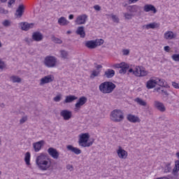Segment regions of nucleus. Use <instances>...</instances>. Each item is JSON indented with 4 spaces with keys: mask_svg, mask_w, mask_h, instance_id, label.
Segmentation results:
<instances>
[{
    "mask_svg": "<svg viewBox=\"0 0 179 179\" xmlns=\"http://www.w3.org/2000/svg\"><path fill=\"white\" fill-rule=\"evenodd\" d=\"M36 166L41 171H50L52 169V163L51 159L48 157V155L41 153L36 159Z\"/></svg>",
    "mask_w": 179,
    "mask_h": 179,
    "instance_id": "1",
    "label": "nucleus"
},
{
    "mask_svg": "<svg viewBox=\"0 0 179 179\" xmlns=\"http://www.w3.org/2000/svg\"><path fill=\"white\" fill-rule=\"evenodd\" d=\"M115 87L116 85L113 83V82L106 81L99 85V89L101 93H103V94H107L113 93Z\"/></svg>",
    "mask_w": 179,
    "mask_h": 179,
    "instance_id": "2",
    "label": "nucleus"
},
{
    "mask_svg": "<svg viewBox=\"0 0 179 179\" xmlns=\"http://www.w3.org/2000/svg\"><path fill=\"white\" fill-rule=\"evenodd\" d=\"M90 135L88 133H85L79 135L78 145L81 148H90L93 145V141H89Z\"/></svg>",
    "mask_w": 179,
    "mask_h": 179,
    "instance_id": "3",
    "label": "nucleus"
},
{
    "mask_svg": "<svg viewBox=\"0 0 179 179\" xmlns=\"http://www.w3.org/2000/svg\"><path fill=\"white\" fill-rule=\"evenodd\" d=\"M129 73H133L135 76H138L139 78H143V76H148L149 74V71H146L143 66H137L135 67L134 70L132 69H129Z\"/></svg>",
    "mask_w": 179,
    "mask_h": 179,
    "instance_id": "4",
    "label": "nucleus"
},
{
    "mask_svg": "<svg viewBox=\"0 0 179 179\" xmlns=\"http://www.w3.org/2000/svg\"><path fill=\"white\" fill-rule=\"evenodd\" d=\"M110 120L113 122H121L124 121V113L121 110L115 109L110 113Z\"/></svg>",
    "mask_w": 179,
    "mask_h": 179,
    "instance_id": "5",
    "label": "nucleus"
},
{
    "mask_svg": "<svg viewBox=\"0 0 179 179\" xmlns=\"http://www.w3.org/2000/svg\"><path fill=\"white\" fill-rule=\"evenodd\" d=\"M43 64L47 68H55L58 64V59L55 56H46L44 59Z\"/></svg>",
    "mask_w": 179,
    "mask_h": 179,
    "instance_id": "6",
    "label": "nucleus"
},
{
    "mask_svg": "<svg viewBox=\"0 0 179 179\" xmlns=\"http://www.w3.org/2000/svg\"><path fill=\"white\" fill-rule=\"evenodd\" d=\"M87 101V98H86L85 96L80 97L78 100L77 103L75 104L74 111L78 113V111L80 110L82 106H83L84 104H86Z\"/></svg>",
    "mask_w": 179,
    "mask_h": 179,
    "instance_id": "7",
    "label": "nucleus"
},
{
    "mask_svg": "<svg viewBox=\"0 0 179 179\" xmlns=\"http://www.w3.org/2000/svg\"><path fill=\"white\" fill-rule=\"evenodd\" d=\"M113 66L114 68H120V70L119 71L120 73H127V71L129 69V65L125 62L114 64Z\"/></svg>",
    "mask_w": 179,
    "mask_h": 179,
    "instance_id": "8",
    "label": "nucleus"
},
{
    "mask_svg": "<svg viewBox=\"0 0 179 179\" xmlns=\"http://www.w3.org/2000/svg\"><path fill=\"white\" fill-rule=\"evenodd\" d=\"M154 107L161 113H164V111H166V106H164V103L159 101H154Z\"/></svg>",
    "mask_w": 179,
    "mask_h": 179,
    "instance_id": "9",
    "label": "nucleus"
},
{
    "mask_svg": "<svg viewBox=\"0 0 179 179\" xmlns=\"http://www.w3.org/2000/svg\"><path fill=\"white\" fill-rule=\"evenodd\" d=\"M61 117H63L65 121H68L72 118V112L68 110H63L60 112Z\"/></svg>",
    "mask_w": 179,
    "mask_h": 179,
    "instance_id": "10",
    "label": "nucleus"
},
{
    "mask_svg": "<svg viewBox=\"0 0 179 179\" xmlns=\"http://www.w3.org/2000/svg\"><path fill=\"white\" fill-rule=\"evenodd\" d=\"M48 153L52 157V159H58L59 157V152H58V150L54 148H49L48 149Z\"/></svg>",
    "mask_w": 179,
    "mask_h": 179,
    "instance_id": "11",
    "label": "nucleus"
},
{
    "mask_svg": "<svg viewBox=\"0 0 179 179\" xmlns=\"http://www.w3.org/2000/svg\"><path fill=\"white\" fill-rule=\"evenodd\" d=\"M101 68H103V66H101V64H98L96 66V70H93L92 71V73L90 75V78L91 79H94L96 77L99 76L100 75V69H101Z\"/></svg>",
    "mask_w": 179,
    "mask_h": 179,
    "instance_id": "12",
    "label": "nucleus"
},
{
    "mask_svg": "<svg viewBox=\"0 0 179 179\" xmlns=\"http://www.w3.org/2000/svg\"><path fill=\"white\" fill-rule=\"evenodd\" d=\"M86 22H87V15L86 14H83L78 16L77 19L76 20V23L78 24H85Z\"/></svg>",
    "mask_w": 179,
    "mask_h": 179,
    "instance_id": "13",
    "label": "nucleus"
},
{
    "mask_svg": "<svg viewBox=\"0 0 179 179\" xmlns=\"http://www.w3.org/2000/svg\"><path fill=\"white\" fill-rule=\"evenodd\" d=\"M54 78L52 76L49 75L46 76L41 79L40 85L43 86V85H45L47 83H51V82H53Z\"/></svg>",
    "mask_w": 179,
    "mask_h": 179,
    "instance_id": "14",
    "label": "nucleus"
},
{
    "mask_svg": "<svg viewBox=\"0 0 179 179\" xmlns=\"http://www.w3.org/2000/svg\"><path fill=\"white\" fill-rule=\"evenodd\" d=\"M156 85H157V81L156 80V78H151L146 83L147 89H153L156 87Z\"/></svg>",
    "mask_w": 179,
    "mask_h": 179,
    "instance_id": "15",
    "label": "nucleus"
},
{
    "mask_svg": "<svg viewBox=\"0 0 179 179\" xmlns=\"http://www.w3.org/2000/svg\"><path fill=\"white\" fill-rule=\"evenodd\" d=\"M117 156L120 159H126L128 157V152L122 149L121 146L119 147V149L117 150Z\"/></svg>",
    "mask_w": 179,
    "mask_h": 179,
    "instance_id": "16",
    "label": "nucleus"
},
{
    "mask_svg": "<svg viewBox=\"0 0 179 179\" xmlns=\"http://www.w3.org/2000/svg\"><path fill=\"white\" fill-rule=\"evenodd\" d=\"M20 26L21 29L24 30V31H27L30 30V29H33V27H34V24L29 22H21Z\"/></svg>",
    "mask_w": 179,
    "mask_h": 179,
    "instance_id": "17",
    "label": "nucleus"
},
{
    "mask_svg": "<svg viewBox=\"0 0 179 179\" xmlns=\"http://www.w3.org/2000/svg\"><path fill=\"white\" fill-rule=\"evenodd\" d=\"M144 12H153V13H157V9L152 4H146L143 7Z\"/></svg>",
    "mask_w": 179,
    "mask_h": 179,
    "instance_id": "18",
    "label": "nucleus"
},
{
    "mask_svg": "<svg viewBox=\"0 0 179 179\" xmlns=\"http://www.w3.org/2000/svg\"><path fill=\"white\" fill-rule=\"evenodd\" d=\"M43 38H44V37L43 36V34L40 31H35L32 34V40H34V41H41Z\"/></svg>",
    "mask_w": 179,
    "mask_h": 179,
    "instance_id": "19",
    "label": "nucleus"
},
{
    "mask_svg": "<svg viewBox=\"0 0 179 179\" xmlns=\"http://www.w3.org/2000/svg\"><path fill=\"white\" fill-rule=\"evenodd\" d=\"M66 149L75 155H80L82 153V150L78 148L73 147V145H69L66 146Z\"/></svg>",
    "mask_w": 179,
    "mask_h": 179,
    "instance_id": "20",
    "label": "nucleus"
},
{
    "mask_svg": "<svg viewBox=\"0 0 179 179\" xmlns=\"http://www.w3.org/2000/svg\"><path fill=\"white\" fill-rule=\"evenodd\" d=\"M127 10L131 13V15H134V13H136V12L139 10V6L137 5L128 6L127 7Z\"/></svg>",
    "mask_w": 179,
    "mask_h": 179,
    "instance_id": "21",
    "label": "nucleus"
},
{
    "mask_svg": "<svg viewBox=\"0 0 179 179\" xmlns=\"http://www.w3.org/2000/svg\"><path fill=\"white\" fill-rule=\"evenodd\" d=\"M23 13H24V6H23V4H21L16 10L15 16H17V17H22V16H23Z\"/></svg>",
    "mask_w": 179,
    "mask_h": 179,
    "instance_id": "22",
    "label": "nucleus"
},
{
    "mask_svg": "<svg viewBox=\"0 0 179 179\" xmlns=\"http://www.w3.org/2000/svg\"><path fill=\"white\" fill-rule=\"evenodd\" d=\"M127 118L129 121V122H133L134 124H135L136 122H141V119L132 114H129Z\"/></svg>",
    "mask_w": 179,
    "mask_h": 179,
    "instance_id": "23",
    "label": "nucleus"
},
{
    "mask_svg": "<svg viewBox=\"0 0 179 179\" xmlns=\"http://www.w3.org/2000/svg\"><path fill=\"white\" fill-rule=\"evenodd\" d=\"M115 75V71L111 69H108L105 71L103 76L108 79H111Z\"/></svg>",
    "mask_w": 179,
    "mask_h": 179,
    "instance_id": "24",
    "label": "nucleus"
},
{
    "mask_svg": "<svg viewBox=\"0 0 179 179\" xmlns=\"http://www.w3.org/2000/svg\"><path fill=\"white\" fill-rule=\"evenodd\" d=\"M44 144V141H40L33 144L34 149L35 152H40L41 150V148Z\"/></svg>",
    "mask_w": 179,
    "mask_h": 179,
    "instance_id": "25",
    "label": "nucleus"
},
{
    "mask_svg": "<svg viewBox=\"0 0 179 179\" xmlns=\"http://www.w3.org/2000/svg\"><path fill=\"white\" fill-rule=\"evenodd\" d=\"M143 27H145L147 30H149V29H157L160 27V24L157 22H152L148 24L144 25Z\"/></svg>",
    "mask_w": 179,
    "mask_h": 179,
    "instance_id": "26",
    "label": "nucleus"
},
{
    "mask_svg": "<svg viewBox=\"0 0 179 179\" xmlns=\"http://www.w3.org/2000/svg\"><path fill=\"white\" fill-rule=\"evenodd\" d=\"M164 37L166 40H173V38H176V35L173 31H169L164 34Z\"/></svg>",
    "mask_w": 179,
    "mask_h": 179,
    "instance_id": "27",
    "label": "nucleus"
},
{
    "mask_svg": "<svg viewBox=\"0 0 179 179\" xmlns=\"http://www.w3.org/2000/svg\"><path fill=\"white\" fill-rule=\"evenodd\" d=\"M178 171H179V160H176L175 162V167L173 169L172 174L175 176V177H178Z\"/></svg>",
    "mask_w": 179,
    "mask_h": 179,
    "instance_id": "28",
    "label": "nucleus"
},
{
    "mask_svg": "<svg viewBox=\"0 0 179 179\" xmlns=\"http://www.w3.org/2000/svg\"><path fill=\"white\" fill-rule=\"evenodd\" d=\"M76 33L78 36H80L83 38H85L86 34L85 33V27H78Z\"/></svg>",
    "mask_w": 179,
    "mask_h": 179,
    "instance_id": "29",
    "label": "nucleus"
},
{
    "mask_svg": "<svg viewBox=\"0 0 179 179\" xmlns=\"http://www.w3.org/2000/svg\"><path fill=\"white\" fill-rule=\"evenodd\" d=\"M85 47L90 48V50H93L96 48L95 41H88L85 43Z\"/></svg>",
    "mask_w": 179,
    "mask_h": 179,
    "instance_id": "30",
    "label": "nucleus"
},
{
    "mask_svg": "<svg viewBox=\"0 0 179 179\" xmlns=\"http://www.w3.org/2000/svg\"><path fill=\"white\" fill-rule=\"evenodd\" d=\"M58 23L60 26H66V24H69V21H68L64 17H61L58 20Z\"/></svg>",
    "mask_w": 179,
    "mask_h": 179,
    "instance_id": "31",
    "label": "nucleus"
},
{
    "mask_svg": "<svg viewBox=\"0 0 179 179\" xmlns=\"http://www.w3.org/2000/svg\"><path fill=\"white\" fill-rule=\"evenodd\" d=\"M134 101L137 103L139 106H142L143 107H146L147 103L143 101L142 99L137 97L134 99Z\"/></svg>",
    "mask_w": 179,
    "mask_h": 179,
    "instance_id": "32",
    "label": "nucleus"
},
{
    "mask_svg": "<svg viewBox=\"0 0 179 179\" xmlns=\"http://www.w3.org/2000/svg\"><path fill=\"white\" fill-rule=\"evenodd\" d=\"M74 100H78V97L73 95L67 96L65 99V103H72Z\"/></svg>",
    "mask_w": 179,
    "mask_h": 179,
    "instance_id": "33",
    "label": "nucleus"
},
{
    "mask_svg": "<svg viewBox=\"0 0 179 179\" xmlns=\"http://www.w3.org/2000/svg\"><path fill=\"white\" fill-rule=\"evenodd\" d=\"M13 83H20L22 82V78L16 76H13L10 78Z\"/></svg>",
    "mask_w": 179,
    "mask_h": 179,
    "instance_id": "34",
    "label": "nucleus"
},
{
    "mask_svg": "<svg viewBox=\"0 0 179 179\" xmlns=\"http://www.w3.org/2000/svg\"><path fill=\"white\" fill-rule=\"evenodd\" d=\"M60 55L62 58L64 59H68V57H69V53L66 50H60Z\"/></svg>",
    "mask_w": 179,
    "mask_h": 179,
    "instance_id": "35",
    "label": "nucleus"
},
{
    "mask_svg": "<svg viewBox=\"0 0 179 179\" xmlns=\"http://www.w3.org/2000/svg\"><path fill=\"white\" fill-rule=\"evenodd\" d=\"M51 40L53 41V43H55L56 44H62V40L59 39V38H57L55 36H51Z\"/></svg>",
    "mask_w": 179,
    "mask_h": 179,
    "instance_id": "36",
    "label": "nucleus"
},
{
    "mask_svg": "<svg viewBox=\"0 0 179 179\" xmlns=\"http://www.w3.org/2000/svg\"><path fill=\"white\" fill-rule=\"evenodd\" d=\"M24 162L27 166H30V152H27L25 154Z\"/></svg>",
    "mask_w": 179,
    "mask_h": 179,
    "instance_id": "37",
    "label": "nucleus"
},
{
    "mask_svg": "<svg viewBox=\"0 0 179 179\" xmlns=\"http://www.w3.org/2000/svg\"><path fill=\"white\" fill-rule=\"evenodd\" d=\"M155 80L157 81V85H159V86H162V87L164 86V82H166L164 79L155 78Z\"/></svg>",
    "mask_w": 179,
    "mask_h": 179,
    "instance_id": "38",
    "label": "nucleus"
},
{
    "mask_svg": "<svg viewBox=\"0 0 179 179\" xmlns=\"http://www.w3.org/2000/svg\"><path fill=\"white\" fill-rule=\"evenodd\" d=\"M123 15L126 20H131V19H132V17L134 16V14L131 13H124Z\"/></svg>",
    "mask_w": 179,
    "mask_h": 179,
    "instance_id": "39",
    "label": "nucleus"
},
{
    "mask_svg": "<svg viewBox=\"0 0 179 179\" xmlns=\"http://www.w3.org/2000/svg\"><path fill=\"white\" fill-rule=\"evenodd\" d=\"M96 43V47H99V45H101L103 44H104V40L103 39H97L95 41Z\"/></svg>",
    "mask_w": 179,
    "mask_h": 179,
    "instance_id": "40",
    "label": "nucleus"
},
{
    "mask_svg": "<svg viewBox=\"0 0 179 179\" xmlns=\"http://www.w3.org/2000/svg\"><path fill=\"white\" fill-rule=\"evenodd\" d=\"M171 58L175 62H179V54H174L171 56Z\"/></svg>",
    "mask_w": 179,
    "mask_h": 179,
    "instance_id": "41",
    "label": "nucleus"
},
{
    "mask_svg": "<svg viewBox=\"0 0 179 179\" xmlns=\"http://www.w3.org/2000/svg\"><path fill=\"white\" fill-rule=\"evenodd\" d=\"M112 20L114 22V23H120V18L117 17L115 15H111Z\"/></svg>",
    "mask_w": 179,
    "mask_h": 179,
    "instance_id": "42",
    "label": "nucleus"
},
{
    "mask_svg": "<svg viewBox=\"0 0 179 179\" xmlns=\"http://www.w3.org/2000/svg\"><path fill=\"white\" fill-rule=\"evenodd\" d=\"M2 24L4 26V27H9V26H10V22L8 20H6L2 22Z\"/></svg>",
    "mask_w": 179,
    "mask_h": 179,
    "instance_id": "43",
    "label": "nucleus"
},
{
    "mask_svg": "<svg viewBox=\"0 0 179 179\" xmlns=\"http://www.w3.org/2000/svg\"><path fill=\"white\" fill-rule=\"evenodd\" d=\"M0 13H2L3 15H8V13H9V11L3 8H0Z\"/></svg>",
    "mask_w": 179,
    "mask_h": 179,
    "instance_id": "44",
    "label": "nucleus"
},
{
    "mask_svg": "<svg viewBox=\"0 0 179 179\" xmlns=\"http://www.w3.org/2000/svg\"><path fill=\"white\" fill-rule=\"evenodd\" d=\"M27 121V117H22V119H20V124H24Z\"/></svg>",
    "mask_w": 179,
    "mask_h": 179,
    "instance_id": "45",
    "label": "nucleus"
},
{
    "mask_svg": "<svg viewBox=\"0 0 179 179\" xmlns=\"http://www.w3.org/2000/svg\"><path fill=\"white\" fill-rule=\"evenodd\" d=\"M123 55H129V50L124 49L122 50Z\"/></svg>",
    "mask_w": 179,
    "mask_h": 179,
    "instance_id": "46",
    "label": "nucleus"
},
{
    "mask_svg": "<svg viewBox=\"0 0 179 179\" xmlns=\"http://www.w3.org/2000/svg\"><path fill=\"white\" fill-rule=\"evenodd\" d=\"M54 101L56 102L61 101V96L57 95L54 98Z\"/></svg>",
    "mask_w": 179,
    "mask_h": 179,
    "instance_id": "47",
    "label": "nucleus"
},
{
    "mask_svg": "<svg viewBox=\"0 0 179 179\" xmlns=\"http://www.w3.org/2000/svg\"><path fill=\"white\" fill-rule=\"evenodd\" d=\"M67 170H69L70 171H73V166L69 164L66 166Z\"/></svg>",
    "mask_w": 179,
    "mask_h": 179,
    "instance_id": "48",
    "label": "nucleus"
},
{
    "mask_svg": "<svg viewBox=\"0 0 179 179\" xmlns=\"http://www.w3.org/2000/svg\"><path fill=\"white\" fill-rule=\"evenodd\" d=\"M5 68V62L2 60H0V69H3Z\"/></svg>",
    "mask_w": 179,
    "mask_h": 179,
    "instance_id": "49",
    "label": "nucleus"
},
{
    "mask_svg": "<svg viewBox=\"0 0 179 179\" xmlns=\"http://www.w3.org/2000/svg\"><path fill=\"white\" fill-rule=\"evenodd\" d=\"M94 9L95 10H101V7H100V6H99V5H95V6H94Z\"/></svg>",
    "mask_w": 179,
    "mask_h": 179,
    "instance_id": "50",
    "label": "nucleus"
},
{
    "mask_svg": "<svg viewBox=\"0 0 179 179\" xmlns=\"http://www.w3.org/2000/svg\"><path fill=\"white\" fill-rule=\"evenodd\" d=\"M139 0H129L128 3L131 5V3H136V2H138Z\"/></svg>",
    "mask_w": 179,
    "mask_h": 179,
    "instance_id": "51",
    "label": "nucleus"
},
{
    "mask_svg": "<svg viewBox=\"0 0 179 179\" xmlns=\"http://www.w3.org/2000/svg\"><path fill=\"white\" fill-rule=\"evenodd\" d=\"M13 3H15V1H13L12 0H9L8 2V8H10V6H12Z\"/></svg>",
    "mask_w": 179,
    "mask_h": 179,
    "instance_id": "52",
    "label": "nucleus"
},
{
    "mask_svg": "<svg viewBox=\"0 0 179 179\" xmlns=\"http://www.w3.org/2000/svg\"><path fill=\"white\" fill-rule=\"evenodd\" d=\"M171 171V168L170 167V164H169L166 166V169H165V173H169V171Z\"/></svg>",
    "mask_w": 179,
    "mask_h": 179,
    "instance_id": "53",
    "label": "nucleus"
},
{
    "mask_svg": "<svg viewBox=\"0 0 179 179\" xmlns=\"http://www.w3.org/2000/svg\"><path fill=\"white\" fill-rule=\"evenodd\" d=\"M164 51H166V52H170V46H165L164 48Z\"/></svg>",
    "mask_w": 179,
    "mask_h": 179,
    "instance_id": "54",
    "label": "nucleus"
},
{
    "mask_svg": "<svg viewBox=\"0 0 179 179\" xmlns=\"http://www.w3.org/2000/svg\"><path fill=\"white\" fill-rule=\"evenodd\" d=\"M161 92L164 93L166 96H169V93H167V91L164 90V89H162Z\"/></svg>",
    "mask_w": 179,
    "mask_h": 179,
    "instance_id": "55",
    "label": "nucleus"
},
{
    "mask_svg": "<svg viewBox=\"0 0 179 179\" xmlns=\"http://www.w3.org/2000/svg\"><path fill=\"white\" fill-rule=\"evenodd\" d=\"M154 90H155V91H157V92H160V90H162V87L155 88Z\"/></svg>",
    "mask_w": 179,
    "mask_h": 179,
    "instance_id": "56",
    "label": "nucleus"
},
{
    "mask_svg": "<svg viewBox=\"0 0 179 179\" xmlns=\"http://www.w3.org/2000/svg\"><path fill=\"white\" fill-rule=\"evenodd\" d=\"M69 19H70V20H72V19H73V15L71 14V15L69 16Z\"/></svg>",
    "mask_w": 179,
    "mask_h": 179,
    "instance_id": "57",
    "label": "nucleus"
},
{
    "mask_svg": "<svg viewBox=\"0 0 179 179\" xmlns=\"http://www.w3.org/2000/svg\"><path fill=\"white\" fill-rule=\"evenodd\" d=\"M0 107H2V108L5 107V103H1Z\"/></svg>",
    "mask_w": 179,
    "mask_h": 179,
    "instance_id": "58",
    "label": "nucleus"
},
{
    "mask_svg": "<svg viewBox=\"0 0 179 179\" xmlns=\"http://www.w3.org/2000/svg\"><path fill=\"white\" fill-rule=\"evenodd\" d=\"M8 0H0L1 2H2V3H4L5 2H6Z\"/></svg>",
    "mask_w": 179,
    "mask_h": 179,
    "instance_id": "59",
    "label": "nucleus"
},
{
    "mask_svg": "<svg viewBox=\"0 0 179 179\" xmlns=\"http://www.w3.org/2000/svg\"><path fill=\"white\" fill-rule=\"evenodd\" d=\"M25 41L27 42V43H29V38H25Z\"/></svg>",
    "mask_w": 179,
    "mask_h": 179,
    "instance_id": "60",
    "label": "nucleus"
},
{
    "mask_svg": "<svg viewBox=\"0 0 179 179\" xmlns=\"http://www.w3.org/2000/svg\"><path fill=\"white\" fill-rule=\"evenodd\" d=\"M71 31H67V34H71Z\"/></svg>",
    "mask_w": 179,
    "mask_h": 179,
    "instance_id": "61",
    "label": "nucleus"
},
{
    "mask_svg": "<svg viewBox=\"0 0 179 179\" xmlns=\"http://www.w3.org/2000/svg\"><path fill=\"white\" fill-rule=\"evenodd\" d=\"M1 47H2V43H1V41H0V48H1Z\"/></svg>",
    "mask_w": 179,
    "mask_h": 179,
    "instance_id": "62",
    "label": "nucleus"
},
{
    "mask_svg": "<svg viewBox=\"0 0 179 179\" xmlns=\"http://www.w3.org/2000/svg\"><path fill=\"white\" fill-rule=\"evenodd\" d=\"M13 2H15L16 1V0H11Z\"/></svg>",
    "mask_w": 179,
    "mask_h": 179,
    "instance_id": "63",
    "label": "nucleus"
},
{
    "mask_svg": "<svg viewBox=\"0 0 179 179\" xmlns=\"http://www.w3.org/2000/svg\"><path fill=\"white\" fill-rule=\"evenodd\" d=\"M0 145H1V138H0Z\"/></svg>",
    "mask_w": 179,
    "mask_h": 179,
    "instance_id": "64",
    "label": "nucleus"
}]
</instances>
